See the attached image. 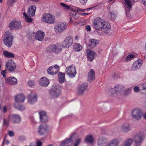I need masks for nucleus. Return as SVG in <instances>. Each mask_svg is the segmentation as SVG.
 <instances>
[{
    "instance_id": "nucleus-1",
    "label": "nucleus",
    "mask_w": 146,
    "mask_h": 146,
    "mask_svg": "<svg viewBox=\"0 0 146 146\" xmlns=\"http://www.w3.org/2000/svg\"><path fill=\"white\" fill-rule=\"evenodd\" d=\"M93 27L98 30H101L102 33L108 34L110 31L109 23L107 22L103 21L101 18H97L93 22Z\"/></svg>"
},
{
    "instance_id": "nucleus-2",
    "label": "nucleus",
    "mask_w": 146,
    "mask_h": 146,
    "mask_svg": "<svg viewBox=\"0 0 146 146\" xmlns=\"http://www.w3.org/2000/svg\"><path fill=\"white\" fill-rule=\"evenodd\" d=\"M4 38L3 41L4 44L9 48L11 47L14 38L12 34L9 31H7L5 33Z\"/></svg>"
},
{
    "instance_id": "nucleus-3",
    "label": "nucleus",
    "mask_w": 146,
    "mask_h": 146,
    "mask_svg": "<svg viewBox=\"0 0 146 146\" xmlns=\"http://www.w3.org/2000/svg\"><path fill=\"white\" fill-rule=\"evenodd\" d=\"M41 20L43 22L50 24H54L55 22L54 16L49 13L44 14L42 17Z\"/></svg>"
},
{
    "instance_id": "nucleus-4",
    "label": "nucleus",
    "mask_w": 146,
    "mask_h": 146,
    "mask_svg": "<svg viewBox=\"0 0 146 146\" xmlns=\"http://www.w3.org/2000/svg\"><path fill=\"white\" fill-rule=\"evenodd\" d=\"M50 97L54 98L58 97L61 94V91L58 86H53L49 91Z\"/></svg>"
},
{
    "instance_id": "nucleus-5",
    "label": "nucleus",
    "mask_w": 146,
    "mask_h": 146,
    "mask_svg": "<svg viewBox=\"0 0 146 146\" xmlns=\"http://www.w3.org/2000/svg\"><path fill=\"white\" fill-rule=\"evenodd\" d=\"M61 50L60 45L58 44H52L46 48V51L47 52H53L57 53L59 52Z\"/></svg>"
},
{
    "instance_id": "nucleus-6",
    "label": "nucleus",
    "mask_w": 146,
    "mask_h": 146,
    "mask_svg": "<svg viewBox=\"0 0 146 146\" xmlns=\"http://www.w3.org/2000/svg\"><path fill=\"white\" fill-rule=\"evenodd\" d=\"M144 137L143 132H141L137 134L134 137V140L136 146L140 145L143 140Z\"/></svg>"
},
{
    "instance_id": "nucleus-7",
    "label": "nucleus",
    "mask_w": 146,
    "mask_h": 146,
    "mask_svg": "<svg viewBox=\"0 0 146 146\" xmlns=\"http://www.w3.org/2000/svg\"><path fill=\"white\" fill-rule=\"evenodd\" d=\"M68 24L66 23H59L54 26V31L56 33H61L67 28Z\"/></svg>"
},
{
    "instance_id": "nucleus-8",
    "label": "nucleus",
    "mask_w": 146,
    "mask_h": 146,
    "mask_svg": "<svg viewBox=\"0 0 146 146\" xmlns=\"http://www.w3.org/2000/svg\"><path fill=\"white\" fill-rule=\"evenodd\" d=\"M73 42V37L71 36H69L64 39L62 44V46L64 48H68L72 45Z\"/></svg>"
},
{
    "instance_id": "nucleus-9",
    "label": "nucleus",
    "mask_w": 146,
    "mask_h": 146,
    "mask_svg": "<svg viewBox=\"0 0 146 146\" xmlns=\"http://www.w3.org/2000/svg\"><path fill=\"white\" fill-rule=\"evenodd\" d=\"M16 67V64L13 60H10L6 63L5 67L7 70L10 72L14 71Z\"/></svg>"
},
{
    "instance_id": "nucleus-10",
    "label": "nucleus",
    "mask_w": 146,
    "mask_h": 146,
    "mask_svg": "<svg viewBox=\"0 0 146 146\" xmlns=\"http://www.w3.org/2000/svg\"><path fill=\"white\" fill-rule=\"evenodd\" d=\"M66 74L70 78L75 77L76 74L75 67L70 66L66 70Z\"/></svg>"
},
{
    "instance_id": "nucleus-11",
    "label": "nucleus",
    "mask_w": 146,
    "mask_h": 146,
    "mask_svg": "<svg viewBox=\"0 0 146 146\" xmlns=\"http://www.w3.org/2000/svg\"><path fill=\"white\" fill-rule=\"evenodd\" d=\"M9 27L11 30H16L22 28L20 21H12L10 23Z\"/></svg>"
},
{
    "instance_id": "nucleus-12",
    "label": "nucleus",
    "mask_w": 146,
    "mask_h": 146,
    "mask_svg": "<svg viewBox=\"0 0 146 146\" xmlns=\"http://www.w3.org/2000/svg\"><path fill=\"white\" fill-rule=\"evenodd\" d=\"M142 112L141 110L138 109H135L132 112L133 118L137 120H139L141 118Z\"/></svg>"
},
{
    "instance_id": "nucleus-13",
    "label": "nucleus",
    "mask_w": 146,
    "mask_h": 146,
    "mask_svg": "<svg viewBox=\"0 0 146 146\" xmlns=\"http://www.w3.org/2000/svg\"><path fill=\"white\" fill-rule=\"evenodd\" d=\"M88 86V84L84 83L79 85L78 86L77 93L80 95H83Z\"/></svg>"
},
{
    "instance_id": "nucleus-14",
    "label": "nucleus",
    "mask_w": 146,
    "mask_h": 146,
    "mask_svg": "<svg viewBox=\"0 0 146 146\" xmlns=\"http://www.w3.org/2000/svg\"><path fill=\"white\" fill-rule=\"evenodd\" d=\"M75 134V133H73L69 138L67 139L62 141L61 143V146H70L73 142V138Z\"/></svg>"
},
{
    "instance_id": "nucleus-15",
    "label": "nucleus",
    "mask_w": 146,
    "mask_h": 146,
    "mask_svg": "<svg viewBox=\"0 0 146 146\" xmlns=\"http://www.w3.org/2000/svg\"><path fill=\"white\" fill-rule=\"evenodd\" d=\"M48 127L46 124L40 125L38 127V132L40 135H43L47 133Z\"/></svg>"
},
{
    "instance_id": "nucleus-16",
    "label": "nucleus",
    "mask_w": 146,
    "mask_h": 146,
    "mask_svg": "<svg viewBox=\"0 0 146 146\" xmlns=\"http://www.w3.org/2000/svg\"><path fill=\"white\" fill-rule=\"evenodd\" d=\"M28 101L30 104H33L37 100V96L36 94L31 93L28 96Z\"/></svg>"
},
{
    "instance_id": "nucleus-17",
    "label": "nucleus",
    "mask_w": 146,
    "mask_h": 146,
    "mask_svg": "<svg viewBox=\"0 0 146 146\" xmlns=\"http://www.w3.org/2000/svg\"><path fill=\"white\" fill-rule=\"evenodd\" d=\"M40 118L41 121L46 123L48 121V117L46 112L41 111L39 112Z\"/></svg>"
},
{
    "instance_id": "nucleus-18",
    "label": "nucleus",
    "mask_w": 146,
    "mask_h": 146,
    "mask_svg": "<svg viewBox=\"0 0 146 146\" xmlns=\"http://www.w3.org/2000/svg\"><path fill=\"white\" fill-rule=\"evenodd\" d=\"M87 57L88 60L90 62L92 61L94 58L96 53L94 51L90 50H89L87 51Z\"/></svg>"
},
{
    "instance_id": "nucleus-19",
    "label": "nucleus",
    "mask_w": 146,
    "mask_h": 146,
    "mask_svg": "<svg viewBox=\"0 0 146 146\" xmlns=\"http://www.w3.org/2000/svg\"><path fill=\"white\" fill-rule=\"evenodd\" d=\"M11 117V121L13 123H19L21 121V118L18 115L12 114Z\"/></svg>"
},
{
    "instance_id": "nucleus-20",
    "label": "nucleus",
    "mask_w": 146,
    "mask_h": 146,
    "mask_svg": "<svg viewBox=\"0 0 146 146\" xmlns=\"http://www.w3.org/2000/svg\"><path fill=\"white\" fill-rule=\"evenodd\" d=\"M123 87L121 85H116L114 88L111 89V92L112 93L119 92L123 90Z\"/></svg>"
},
{
    "instance_id": "nucleus-21",
    "label": "nucleus",
    "mask_w": 146,
    "mask_h": 146,
    "mask_svg": "<svg viewBox=\"0 0 146 146\" xmlns=\"http://www.w3.org/2000/svg\"><path fill=\"white\" fill-rule=\"evenodd\" d=\"M49 83V80L46 77L41 78L39 81L40 85L43 87L47 86Z\"/></svg>"
},
{
    "instance_id": "nucleus-22",
    "label": "nucleus",
    "mask_w": 146,
    "mask_h": 146,
    "mask_svg": "<svg viewBox=\"0 0 146 146\" xmlns=\"http://www.w3.org/2000/svg\"><path fill=\"white\" fill-rule=\"evenodd\" d=\"M44 33L40 31H38L36 33L35 38L40 41H42L44 37Z\"/></svg>"
},
{
    "instance_id": "nucleus-23",
    "label": "nucleus",
    "mask_w": 146,
    "mask_h": 146,
    "mask_svg": "<svg viewBox=\"0 0 146 146\" xmlns=\"http://www.w3.org/2000/svg\"><path fill=\"white\" fill-rule=\"evenodd\" d=\"M17 79L14 77H9L7 78H5V81L8 83L12 85H16L17 84Z\"/></svg>"
},
{
    "instance_id": "nucleus-24",
    "label": "nucleus",
    "mask_w": 146,
    "mask_h": 146,
    "mask_svg": "<svg viewBox=\"0 0 146 146\" xmlns=\"http://www.w3.org/2000/svg\"><path fill=\"white\" fill-rule=\"evenodd\" d=\"M89 41L90 44H89V46L91 49L94 48L99 42L98 40L94 39H90Z\"/></svg>"
},
{
    "instance_id": "nucleus-25",
    "label": "nucleus",
    "mask_w": 146,
    "mask_h": 146,
    "mask_svg": "<svg viewBox=\"0 0 146 146\" xmlns=\"http://www.w3.org/2000/svg\"><path fill=\"white\" fill-rule=\"evenodd\" d=\"M36 7L35 5H32L28 9V13L29 15L33 17L35 14Z\"/></svg>"
},
{
    "instance_id": "nucleus-26",
    "label": "nucleus",
    "mask_w": 146,
    "mask_h": 146,
    "mask_svg": "<svg viewBox=\"0 0 146 146\" xmlns=\"http://www.w3.org/2000/svg\"><path fill=\"white\" fill-rule=\"evenodd\" d=\"M65 74L61 72H59L58 73V81L60 83H63L65 80Z\"/></svg>"
},
{
    "instance_id": "nucleus-27",
    "label": "nucleus",
    "mask_w": 146,
    "mask_h": 146,
    "mask_svg": "<svg viewBox=\"0 0 146 146\" xmlns=\"http://www.w3.org/2000/svg\"><path fill=\"white\" fill-rule=\"evenodd\" d=\"M25 99V97L23 95L19 94L15 97V99L16 102L19 103L23 102Z\"/></svg>"
},
{
    "instance_id": "nucleus-28",
    "label": "nucleus",
    "mask_w": 146,
    "mask_h": 146,
    "mask_svg": "<svg viewBox=\"0 0 146 146\" xmlns=\"http://www.w3.org/2000/svg\"><path fill=\"white\" fill-rule=\"evenodd\" d=\"M107 142L108 140L106 138L102 137L98 139V144L99 146H104Z\"/></svg>"
},
{
    "instance_id": "nucleus-29",
    "label": "nucleus",
    "mask_w": 146,
    "mask_h": 146,
    "mask_svg": "<svg viewBox=\"0 0 146 146\" xmlns=\"http://www.w3.org/2000/svg\"><path fill=\"white\" fill-rule=\"evenodd\" d=\"M142 63L139 61H135L133 64L132 68L133 70H135L139 68L142 65Z\"/></svg>"
},
{
    "instance_id": "nucleus-30",
    "label": "nucleus",
    "mask_w": 146,
    "mask_h": 146,
    "mask_svg": "<svg viewBox=\"0 0 146 146\" xmlns=\"http://www.w3.org/2000/svg\"><path fill=\"white\" fill-rule=\"evenodd\" d=\"M3 54L5 57L8 58H13L15 56L14 53L7 51H3Z\"/></svg>"
},
{
    "instance_id": "nucleus-31",
    "label": "nucleus",
    "mask_w": 146,
    "mask_h": 146,
    "mask_svg": "<svg viewBox=\"0 0 146 146\" xmlns=\"http://www.w3.org/2000/svg\"><path fill=\"white\" fill-rule=\"evenodd\" d=\"M88 80H91L95 78V73L93 69H91L88 74Z\"/></svg>"
},
{
    "instance_id": "nucleus-32",
    "label": "nucleus",
    "mask_w": 146,
    "mask_h": 146,
    "mask_svg": "<svg viewBox=\"0 0 146 146\" xmlns=\"http://www.w3.org/2000/svg\"><path fill=\"white\" fill-rule=\"evenodd\" d=\"M121 129L123 132H127L130 130V126L128 124H124L122 126Z\"/></svg>"
},
{
    "instance_id": "nucleus-33",
    "label": "nucleus",
    "mask_w": 146,
    "mask_h": 146,
    "mask_svg": "<svg viewBox=\"0 0 146 146\" xmlns=\"http://www.w3.org/2000/svg\"><path fill=\"white\" fill-rule=\"evenodd\" d=\"M73 46L74 49L76 51H80L82 49V47L79 44L74 43Z\"/></svg>"
},
{
    "instance_id": "nucleus-34",
    "label": "nucleus",
    "mask_w": 146,
    "mask_h": 146,
    "mask_svg": "<svg viewBox=\"0 0 146 146\" xmlns=\"http://www.w3.org/2000/svg\"><path fill=\"white\" fill-rule=\"evenodd\" d=\"M93 141V136L91 135L86 136L85 139V142L87 143H92Z\"/></svg>"
},
{
    "instance_id": "nucleus-35",
    "label": "nucleus",
    "mask_w": 146,
    "mask_h": 146,
    "mask_svg": "<svg viewBox=\"0 0 146 146\" xmlns=\"http://www.w3.org/2000/svg\"><path fill=\"white\" fill-rule=\"evenodd\" d=\"M125 5H126V7L129 10H130L132 8V5L131 0H124Z\"/></svg>"
},
{
    "instance_id": "nucleus-36",
    "label": "nucleus",
    "mask_w": 146,
    "mask_h": 146,
    "mask_svg": "<svg viewBox=\"0 0 146 146\" xmlns=\"http://www.w3.org/2000/svg\"><path fill=\"white\" fill-rule=\"evenodd\" d=\"M52 67V70L54 72V74H53L54 75H55L58 72L59 70V66L57 65H55L54 66H51Z\"/></svg>"
},
{
    "instance_id": "nucleus-37",
    "label": "nucleus",
    "mask_w": 146,
    "mask_h": 146,
    "mask_svg": "<svg viewBox=\"0 0 146 146\" xmlns=\"http://www.w3.org/2000/svg\"><path fill=\"white\" fill-rule=\"evenodd\" d=\"M14 107L16 109L21 111L24 110L25 108V107L22 105L17 104H15L14 105Z\"/></svg>"
},
{
    "instance_id": "nucleus-38",
    "label": "nucleus",
    "mask_w": 146,
    "mask_h": 146,
    "mask_svg": "<svg viewBox=\"0 0 146 146\" xmlns=\"http://www.w3.org/2000/svg\"><path fill=\"white\" fill-rule=\"evenodd\" d=\"M132 140L131 139H128L125 141L123 146H130L132 143Z\"/></svg>"
},
{
    "instance_id": "nucleus-39",
    "label": "nucleus",
    "mask_w": 146,
    "mask_h": 146,
    "mask_svg": "<svg viewBox=\"0 0 146 146\" xmlns=\"http://www.w3.org/2000/svg\"><path fill=\"white\" fill-rule=\"evenodd\" d=\"M110 142L113 146H117L119 143L117 139H113Z\"/></svg>"
},
{
    "instance_id": "nucleus-40",
    "label": "nucleus",
    "mask_w": 146,
    "mask_h": 146,
    "mask_svg": "<svg viewBox=\"0 0 146 146\" xmlns=\"http://www.w3.org/2000/svg\"><path fill=\"white\" fill-rule=\"evenodd\" d=\"M135 57V55L131 54L129 55H128L126 57L125 60V62H128L131 60H132L133 58H134Z\"/></svg>"
},
{
    "instance_id": "nucleus-41",
    "label": "nucleus",
    "mask_w": 146,
    "mask_h": 146,
    "mask_svg": "<svg viewBox=\"0 0 146 146\" xmlns=\"http://www.w3.org/2000/svg\"><path fill=\"white\" fill-rule=\"evenodd\" d=\"M71 10L72 11L70 13V16L74 17V16L76 15V13H77L76 12L77 11V9H76V8L75 9H74L73 8H71Z\"/></svg>"
},
{
    "instance_id": "nucleus-42",
    "label": "nucleus",
    "mask_w": 146,
    "mask_h": 146,
    "mask_svg": "<svg viewBox=\"0 0 146 146\" xmlns=\"http://www.w3.org/2000/svg\"><path fill=\"white\" fill-rule=\"evenodd\" d=\"M52 67L51 66L49 67L47 70V72L48 73L51 75H54L53 74H54V72L52 70Z\"/></svg>"
},
{
    "instance_id": "nucleus-43",
    "label": "nucleus",
    "mask_w": 146,
    "mask_h": 146,
    "mask_svg": "<svg viewBox=\"0 0 146 146\" xmlns=\"http://www.w3.org/2000/svg\"><path fill=\"white\" fill-rule=\"evenodd\" d=\"M60 5L64 9L68 10L70 8V6L66 5L63 3H61Z\"/></svg>"
},
{
    "instance_id": "nucleus-44",
    "label": "nucleus",
    "mask_w": 146,
    "mask_h": 146,
    "mask_svg": "<svg viewBox=\"0 0 146 146\" xmlns=\"http://www.w3.org/2000/svg\"><path fill=\"white\" fill-rule=\"evenodd\" d=\"M28 85L31 87H33L34 86V82L33 80H31L28 82Z\"/></svg>"
},
{
    "instance_id": "nucleus-45",
    "label": "nucleus",
    "mask_w": 146,
    "mask_h": 146,
    "mask_svg": "<svg viewBox=\"0 0 146 146\" xmlns=\"http://www.w3.org/2000/svg\"><path fill=\"white\" fill-rule=\"evenodd\" d=\"M3 125L4 126L6 125L8 127L9 126V121L5 119H3Z\"/></svg>"
},
{
    "instance_id": "nucleus-46",
    "label": "nucleus",
    "mask_w": 146,
    "mask_h": 146,
    "mask_svg": "<svg viewBox=\"0 0 146 146\" xmlns=\"http://www.w3.org/2000/svg\"><path fill=\"white\" fill-rule=\"evenodd\" d=\"M81 141V139H77L75 141V143L73 146H78Z\"/></svg>"
},
{
    "instance_id": "nucleus-47",
    "label": "nucleus",
    "mask_w": 146,
    "mask_h": 146,
    "mask_svg": "<svg viewBox=\"0 0 146 146\" xmlns=\"http://www.w3.org/2000/svg\"><path fill=\"white\" fill-rule=\"evenodd\" d=\"M133 90L135 92L137 93L140 91V89L139 87L136 86L133 88Z\"/></svg>"
},
{
    "instance_id": "nucleus-48",
    "label": "nucleus",
    "mask_w": 146,
    "mask_h": 146,
    "mask_svg": "<svg viewBox=\"0 0 146 146\" xmlns=\"http://www.w3.org/2000/svg\"><path fill=\"white\" fill-rule=\"evenodd\" d=\"M25 20L27 22L31 23L33 21V19L30 17H29L28 16L25 18Z\"/></svg>"
},
{
    "instance_id": "nucleus-49",
    "label": "nucleus",
    "mask_w": 146,
    "mask_h": 146,
    "mask_svg": "<svg viewBox=\"0 0 146 146\" xmlns=\"http://www.w3.org/2000/svg\"><path fill=\"white\" fill-rule=\"evenodd\" d=\"M131 91V89L130 88H128L124 91L125 94L127 95L129 94Z\"/></svg>"
},
{
    "instance_id": "nucleus-50",
    "label": "nucleus",
    "mask_w": 146,
    "mask_h": 146,
    "mask_svg": "<svg viewBox=\"0 0 146 146\" xmlns=\"http://www.w3.org/2000/svg\"><path fill=\"white\" fill-rule=\"evenodd\" d=\"M8 70L6 69H5L4 70H3L1 72V74L4 77H5L6 76L5 75V74L7 73V72Z\"/></svg>"
},
{
    "instance_id": "nucleus-51",
    "label": "nucleus",
    "mask_w": 146,
    "mask_h": 146,
    "mask_svg": "<svg viewBox=\"0 0 146 146\" xmlns=\"http://www.w3.org/2000/svg\"><path fill=\"white\" fill-rule=\"evenodd\" d=\"M85 29L87 31H91V27L90 25H87L85 27Z\"/></svg>"
},
{
    "instance_id": "nucleus-52",
    "label": "nucleus",
    "mask_w": 146,
    "mask_h": 146,
    "mask_svg": "<svg viewBox=\"0 0 146 146\" xmlns=\"http://www.w3.org/2000/svg\"><path fill=\"white\" fill-rule=\"evenodd\" d=\"M19 140L21 141H25L26 139V138L24 136H21L19 137Z\"/></svg>"
},
{
    "instance_id": "nucleus-53",
    "label": "nucleus",
    "mask_w": 146,
    "mask_h": 146,
    "mask_svg": "<svg viewBox=\"0 0 146 146\" xmlns=\"http://www.w3.org/2000/svg\"><path fill=\"white\" fill-rule=\"evenodd\" d=\"M8 134L10 137H13L15 135L14 131H10L8 132Z\"/></svg>"
},
{
    "instance_id": "nucleus-54",
    "label": "nucleus",
    "mask_w": 146,
    "mask_h": 146,
    "mask_svg": "<svg viewBox=\"0 0 146 146\" xmlns=\"http://www.w3.org/2000/svg\"><path fill=\"white\" fill-rule=\"evenodd\" d=\"M16 2V1H15V0H11L10 1H8V3L10 6H13L12 5L13 4Z\"/></svg>"
},
{
    "instance_id": "nucleus-55",
    "label": "nucleus",
    "mask_w": 146,
    "mask_h": 146,
    "mask_svg": "<svg viewBox=\"0 0 146 146\" xmlns=\"http://www.w3.org/2000/svg\"><path fill=\"white\" fill-rule=\"evenodd\" d=\"M110 14L111 15V16L112 19V20H114L115 16L114 15V13L112 12H110Z\"/></svg>"
},
{
    "instance_id": "nucleus-56",
    "label": "nucleus",
    "mask_w": 146,
    "mask_h": 146,
    "mask_svg": "<svg viewBox=\"0 0 146 146\" xmlns=\"http://www.w3.org/2000/svg\"><path fill=\"white\" fill-rule=\"evenodd\" d=\"M88 0H79L80 2L82 5H84L86 3Z\"/></svg>"
},
{
    "instance_id": "nucleus-57",
    "label": "nucleus",
    "mask_w": 146,
    "mask_h": 146,
    "mask_svg": "<svg viewBox=\"0 0 146 146\" xmlns=\"http://www.w3.org/2000/svg\"><path fill=\"white\" fill-rule=\"evenodd\" d=\"M42 144V143L39 140L36 142V146H41Z\"/></svg>"
},
{
    "instance_id": "nucleus-58",
    "label": "nucleus",
    "mask_w": 146,
    "mask_h": 146,
    "mask_svg": "<svg viewBox=\"0 0 146 146\" xmlns=\"http://www.w3.org/2000/svg\"><path fill=\"white\" fill-rule=\"evenodd\" d=\"M76 8L77 9V11H79L82 12H84L86 10V9H81L78 8Z\"/></svg>"
},
{
    "instance_id": "nucleus-59",
    "label": "nucleus",
    "mask_w": 146,
    "mask_h": 146,
    "mask_svg": "<svg viewBox=\"0 0 146 146\" xmlns=\"http://www.w3.org/2000/svg\"><path fill=\"white\" fill-rule=\"evenodd\" d=\"M141 2L143 5L146 6V0H141Z\"/></svg>"
},
{
    "instance_id": "nucleus-60",
    "label": "nucleus",
    "mask_w": 146,
    "mask_h": 146,
    "mask_svg": "<svg viewBox=\"0 0 146 146\" xmlns=\"http://www.w3.org/2000/svg\"><path fill=\"white\" fill-rule=\"evenodd\" d=\"M143 88L142 90H146V83L143 84Z\"/></svg>"
},
{
    "instance_id": "nucleus-61",
    "label": "nucleus",
    "mask_w": 146,
    "mask_h": 146,
    "mask_svg": "<svg viewBox=\"0 0 146 146\" xmlns=\"http://www.w3.org/2000/svg\"><path fill=\"white\" fill-rule=\"evenodd\" d=\"M3 110L4 113H5L7 110V108L6 106H4L3 108Z\"/></svg>"
},
{
    "instance_id": "nucleus-62",
    "label": "nucleus",
    "mask_w": 146,
    "mask_h": 146,
    "mask_svg": "<svg viewBox=\"0 0 146 146\" xmlns=\"http://www.w3.org/2000/svg\"><path fill=\"white\" fill-rule=\"evenodd\" d=\"M79 15L77 13H76V15L74 17V18L75 19H77L79 17Z\"/></svg>"
},
{
    "instance_id": "nucleus-63",
    "label": "nucleus",
    "mask_w": 146,
    "mask_h": 146,
    "mask_svg": "<svg viewBox=\"0 0 146 146\" xmlns=\"http://www.w3.org/2000/svg\"><path fill=\"white\" fill-rule=\"evenodd\" d=\"M125 11H126V13H125V14H126V16L127 17H128V15H129V11L130 10H129L128 9V11H127L126 9L125 8Z\"/></svg>"
},
{
    "instance_id": "nucleus-64",
    "label": "nucleus",
    "mask_w": 146,
    "mask_h": 146,
    "mask_svg": "<svg viewBox=\"0 0 146 146\" xmlns=\"http://www.w3.org/2000/svg\"><path fill=\"white\" fill-rule=\"evenodd\" d=\"M143 117L144 119H146V112L143 115Z\"/></svg>"
}]
</instances>
